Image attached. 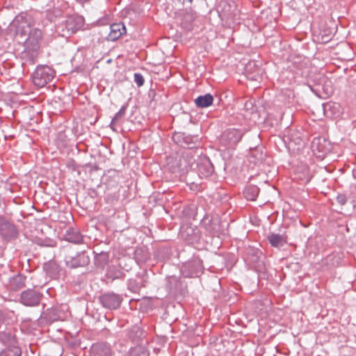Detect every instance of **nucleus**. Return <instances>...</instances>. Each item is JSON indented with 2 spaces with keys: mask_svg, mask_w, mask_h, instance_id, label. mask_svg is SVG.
Segmentation results:
<instances>
[{
  "mask_svg": "<svg viewBox=\"0 0 356 356\" xmlns=\"http://www.w3.org/2000/svg\"><path fill=\"white\" fill-rule=\"evenodd\" d=\"M42 38V33L39 29H31L27 36L21 40L24 42L25 49L22 52V57L25 61L34 64L38 58L40 42Z\"/></svg>",
  "mask_w": 356,
  "mask_h": 356,
  "instance_id": "f257e3e1",
  "label": "nucleus"
},
{
  "mask_svg": "<svg viewBox=\"0 0 356 356\" xmlns=\"http://www.w3.org/2000/svg\"><path fill=\"white\" fill-rule=\"evenodd\" d=\"M33 19L31 15L26 13H21L15 16L13 20L8 26V32L19 38L24 40L27 36L28 32L32 29Z\"/></svg>",
  "mask_w": 356,
  "mask_h": 356,
  "instance_id": "f03ea898",
  "label": "nucleus"
},
{
  "mask_svg": "<svg viewBox=\"0 0 356 356\" xmlns=\"http://www.w3.org/2000/svg\"><path fill=\"white\" fill-rule=\"evenodd\" d=\"M84 25V19L80 15L68 17L64 23L58 26V31L63 37H69L82 29Z\"/></svg>",
  "mask_w": 356,
  "mask_h": 356,
  "instance_id": "7ed1b4c3",
  "label": "nucleus"
},
{
  "mask_svg": "<svg viewBox=\"0 0 356 356\" xmlns=\"http://www.w3.org/2000/svg\"><path fill=\"white\" fill-rule=\"evenodd\" d=\"M54 76L55 72L51 67L47 65L38 66L32 76L33 83L35 86L42 88L50 82Z\"/></svg>",
  "mask_w": 356,
  "mask_h": 356,
  "instance_id": "20e7f679",
  "label": "nucleus"
},
{
  "mask_svg": "<svg viewBox=\"0 0 356 356\" xmlns=\"http://www.w3.org/2000/svg\"><path fill=\"white\" fill-rule=\"evenodd\" d=\"M203 271L202 261L199 259H194L187 261L181 267V273L185 277H193L200 276Z\"/></svg>",
  "mask_w": 356,
  "mask_h": 356,
  "instance_id": "39448f33",
  "label": "nucleus"
},
{
  "mask_svg": "<svg viewBox=\"0 0 356 356\" xmlns=\"http://www.w3.org/2000/svg\"><path fill=\"white\" fill-rule=\"evenodd\" d=\"M243 133L236 129H228L225 131L220 138V143L227 147L236 145L241 139Z\"/></svg>",
  "mask_w": 356,
  "mask_h": 356,
  "instance_id": "423d86ee",
  "label": "nucleus"
},
{
  "mask_svg": "<svg viewBox=\"0 0 356 356\" xmlns=\"http://www.w3.org/2000/svg\"><path fill=\"white\" fill-rule=\"evenodd\" d=\"M42 294L33 289L24 291L21 293L20 302L25 306L35 307L39 305Z\"/></svg>",
  "mask_w": 356,
  "mask_h": 356,
  "instance_id": "0eeeda50",
  "label": "nucleus"
},
{
  "mask_svg": "<svg viewBox=\"0 0 356 356\" xmlns=\"http://www.w3.org/2000/svg\"><path fill=\"white\" fill-rule=\"evenodd\" d=\"M100 300L104 307L111 309L118 308L121 302L120 297L113 293H108L102 296Z\"/></svg>",
  "mask_w": 356,
  "mask_h": 356,
  "instance_id": "6e6552de",
  "label": "nucleus"
},
{
  "mask_svg": "<svg viewBox=\"0 0 356 356\" xmlns=\"http://www.w3.org/2000/svg\"><path fill=\"white\" fill-rule=\"evenodd\" d=\"M126 33V28L122 23H115L110 26V32L107 36L108 40L115 41Z\"/></svg>",
  "mask_w": 356,
  "mask_h": 356,
  "instance_id": "1a4fd4ad",
  "label": "nucleus"
},
{
  "mask_svg": "<svg viewBox=\"0 0 356 356\" xmlns=\"http://www.w3.org/2000/svg\"><path fill=\"white\" fill-rule=\"evenodd\" d=\"M16 229L13 225L8 222L0 223V235L5 239L9 240L16 235Z\"/></svg>",
  "mask_w": 356,
  "mask_h": 356,
  "instance_id": "9d476101",
  "label": "nucleus"
},
{
  "mask_svg": "<svg viewBox=\"0 0 356 356\" xmlns=\"http://www.w3.org/2000/svg\"><path fill=\"white\" fill-rule=\"evenodd\" d=\"M197 170L200 176L207 177L213 173V169L211 162L206 159L202 163L197 165Z\"/></svg>",
  "mask_w": 356,
  "mask_h": 356,
  "instance_id": "9b49d317",
  "label": "nucleus"
},
{
  "mask_svg": "<svg viewBox=\"0 0 356 356\" xmlns=\"http://www.w3.org/2000/svg\"><path fill=\"white\" fill-rule=\"evenodd\" d=\"M213 97L211 94L200 95L195 99L196 106L199 108H207L213 104Z\"/></svg>",
  "mask_w": 356,
  "mask_h": 356,
  "instance_id": "f8f14e48",
  "label": "nucleus"
},
{
  "mask_svg": "<svg viewBox=\"0 0 356 356\" xmlns=\"http://www.w3.org/2000/svg\"><path fill=\"white\" fill-rule=\"evenodd\" d=\"M268 240L270 245L275 248L282 247L286 242L285 237L279 234H270Z\"/></svg>",
  "mask_w": 356,
  "mask_h": 356,
  "instance_id": "ddd939ff",
  "label": "nucleus"
},
{
  "mask_svg": "<svg viewBox=\"0 0 356 356\" xmlns=\"http://www.w3.org/2000/svg\"><path fill=\"white\" fill-rule=\"evenodd\" d=\"M65 238L74 243H80L83 240L81 234L74 229H68L65 234Z\"/></svg>",
  "mask_w": 356,
  "mask_h": 356,
  "instance_id": "4468645a",
  "label": "nucleus"
},
{
  "mask_svg": "<svg viewBox=\"0 0 356 356\" xmlns=\"http://www.w3.org/2000/svg\"><path fill=\"white\" fill-rule=\"evenodd\" d=\"M25 280L22 275H17L10 280V287L15 291L19 290L25 286Z\"/></svg>",
  "mask_w": 356,
  "mask_h": 356,
  "instance_id": "2eb2a0df",
  "label": "nucleus"
},
{
  "mask_svg": "<svg viewBox=\"0 0 356 356\" xmlns=\"http://www.w3.org/2000/svg\"><path fill=\"white\" fill-rule=\"evenodd\" d=\"M259 192V189L256 186H247L244 191L243 194L245 197L248 200L253 201L256 199Z\"/></svg>",
  "mask_w": 356,
  "mask_h": 356,
  "instance_id": "dca6fc26",
  "label": "nucleus"
},
{
  "mask_svg": "<svg viewBox=\"0 0 356 356\" xmlns=\"http://www.w3.org/2000/svg\"><path fill=\"white\" fill-rule=\"evenodd\" d=\"M91 356H110L109 348L105 346H93L91 349Z\"/></svg>",
  "mask_w": 356,
  "mask_h": 356,
  "instance_id": "f3484780",
  "label": "nucleus"
},
{
  "mask_svg": "<svg viewBox=\"0 0 356 356\" xmlns=\"http://www.w3.org/2000/svg\"><path fill=\"white\" fill-rule=\"evenodd\" d=\"M95 259V264L97 266L103 268L108 264L109 254L107 252H101L100 253L97 254Z\"/></svg>",
  "mask_w": 356,
  "mask_h": 356,
  "instance_id": "a211bd4d",
  "label": "nucleus"
},
{
  "mask_svg": "<svg viewBox=\"0 0 356 356\" xmlns=\"http://www.w3.org/2000/svg\"><path fill=\"white\" fill-rule=\"evenodd\" d=\"M0 340L4 343H12L14 341V337L10 332H0Z\"/></svg>",
  "mask_w": 356,
  "mask_h": 356,
  "instance_id": "6ab92c4d",
  "label": "nucleus"
},
{
  "mask_svg": "<svg viewBox=\"0 0 356 356\" xmlns=\"http://www.w3.org/2000/svg\"><path fill=\"white\" fill-rule=\"evenodd\" d=\"M131 356H148L147 351L143 347H135L131 351Z\"/></svg>",
  "mask_w": 356,
  "mask_h": 356,
  "instance_id": "aec40b11",
  "label": "nucleus"
},
{
  "mask_svg": "<svg viewBox=\"0 0 356 356\" xmlns=\"http://www.w3.org/2000/svg\"><path fill=\"white\" fill-rule=\"evenodd\" d=\"M126 107L122 106L120 111L115 114V117L113 118L111 125L112 126L115 122L120 118H122L125 113Z\"/></svg>",
  "mask_w": 356,
  "mask_h": 356,
  "instance_id": "412c9836",
  "label": "nucleus"
},
{
  "mask_svg": "<svg viewBox=\"0 0 356 356\" xmlns=\"http://www.w3.org/2000/svg\"><path fill=\"white\" fill-rule=\"evenodd\" d=\"M134 81L138 87L142 86L145 82L143 75L139 73L134 74Z\"/></svg>",
  "mask_w": 356,
  "mask_h": 356,
  "instance_id": "4be33fe9",
  "label": "nucleus"
},
{
  "mask_svg": "<svg viewBox=\"0 0 356 356\" xmlns=\"http://www.w3.org/2000/svg\"><path fill=\"white\" fill-rule=\"evenodd\" d=\"M76 260H77V259H72V261H68V260H67V261H66V263H67V264L69 266H70V267H72V268H76V267H78V266H81V265H82V264H81V263L78 262ZM84 263H85V261H83V264Z\"/></svg>",
  "mask_w": 356,
  "mask_h": 356,
  "instance_id": "5701e85b",
  "label": "nucleus"
},
{
  "mask_svg": "<svg viewBox=\"0 0 356 356\" xmlns=\"http://www.w3.org/2000/svg\"><path fill=\"white\" fill-rule=\"evenodd\" d=\"M337 201L341 205H344L347 202V197L344 194H339L337 196Z\"/></svg>",
  "mask_w": 356,
  "mask_h": 356,
  "instance_id": "b1692460",
  "label": "nucleus"
},
{
  "mask_svg": "<svg viewBox=\"0 0 356 356\" xmlns=\"http://www.w3.org/2000/svg\"><path fill=\"white\" fill-rule=\"evenodd\" d=\"M320 144V139H314L313 143H312V149H313V151H315V147L316 145H318Z\"/></svg>",
  "mask_w": 356,
  "mask_h": 356,
  "instance_id": "393cba45",
  "label": "nucleus"
},
{
  "mask_svg": "<svg viewBox=\"0 0 356 356\" xmlns=\"http://www.w3.org/2000/svg\"><path fill=\"white\" fill-rule=\"evenodd\" d=\"M193 161H195V159L192 158L191 160H190L188 161V165H192L193 164Z\"/></svg>",
  "mask_w": 356,
  "mask_h": 356,
  "instance_id": "a878e982",
  "label": "nucleus"
},
{
  "mask_svg": "<svg viewBox=\"0 0 356 356\" xmlns=\"http://www.w3.org/2000/svg\"><path fill=\"white\" fill-rule=\"evenodd\" d=\"M209 229V231H210L211 232H216V228H215V227H212V228Z\"/></svg>",
  "mask_w": 356,
  "mask_h": 356,
  "instance_id": "bb28decb",
  "label": "nucleus"
},
{
  "mask_svg": "<svg viewBox=\"0 0 356 356\" xmlns=\"http://www.w3.org/2000/svg\"><path fill=\"white\" fill-rule=\"evenodd\" d=\"M318 151H319L320 152H322V153H323V154H324V153H325V151H324L323 149L320 148V147H319V149H318Z\"/></svg>",
  "mask_w": 356,
  "mask_h": 356,
  "instance_id": "cd10ccee",
  "label": "nucleus"
},
{
  "mask_svg": "<svg viewBox=\"0 0 356 356\" xmlns=\"http://www.w3.org/2000/svg\"><path fill=\"white\" fill-rule=\"evenodd\" d=\"M191 153H192V151L190 150V151H188V152L186 153V156H189V155L191 154Z\"/></svg>",
  "mask_w": 356,
  "mask_h": 356,
  "instance_id": "c85d7f7f",
  "label": "nucleus"
},
{
  "mask_svg": "<svg viewBox=\"0 0 356 356\" xmlns=\"http://www.w3.org/2000/svg\"><path fill=\"white\" fill-rule=\"evenodd\" d=\"M332 92V90H330L329 91L327 90V91L326 92V93H327V94H329V93H331Z\"/></svg>",
  "mask_w": 356,
  "mask_h": 356,
  "instance_id": "c756f323",
  "label": "nucleus"
},
{
  "mask_svg": "<svg viewBox=\"0 0 356 356\" xmlns=\"http://www.w3.org/2000/svg\"><path fill=\"white\" fill-rule=\"evenodd\" d=\"M212 223L217 224V220H212Z\"/></svg>",
  "mask_w": 356,
  "mask_h": 356,
  "instance_id": "7c9ffc66",
  "label": "nucleus"
},
{
  "mask_svg": "<svg viewBox=\"0 0 356 356\" xmlns=\"http://www.w3.org/2000/svg\"><path fill=\"white\" fill-rule=\"evenodd\" d=\"M339 104H334V107H339Z\"/></svg>",
  "mask_w": 356,
  "mask_h": 356,
  "instance_id": "2f4dec72",
  "label": "nucleus"
},
{
  "mask_svg": "<svg viewBox=\"0 0 356 356\" xmlns=\"http://www.w3.org/2000/svg\"><path fill=\"white\" fill-rule=\"evenodd\" d=\"M191 2L192 1V0H189Z\"/></svg>",
  "mask_w": 356,
  "mask_h": 356,
  "instance_id": "473e14b6",
  "label": "nucleus"
}]
</instances>
